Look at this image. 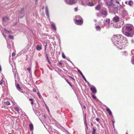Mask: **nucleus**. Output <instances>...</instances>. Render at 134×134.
Returning <instances> with one entry per match:
<instances>
[{"label": "nucleus", "instance_id": "f257e3e1", "mask_svg": "<svg viewBox=\"0 0 134 134\" xmlns=\"http://www.w3.org/2000/svg\"><path fill=\"white\" fill-rule=\"evenodd\" d=\"M111 40L117 48L121 49L127 44L128 41L120 35H114L111 37Z\"/></svg>", "mask_w": 134, "mask_h": 134}, {"label": "nucleus", "instance_id": "f03ea898", "mask_svg": "<svg viewBox=\"0 0 134 134\" xmlns=\"http://www.w3.org/2000/svg\"><path fill=\"white\" fill-rule=\"evenodd\" d=\"M123 34L127 37H132L134 33V28L131 25H127L122 28Z\"/></svg>", "mask_w": 134, "mask_h": 134}, {"label": "nucleus", "instance_id": "7ed1b4c3", "mask_svg": "<svg viewBox=\"0 0 134 134\" xmlns=\"http://www.w3.org/2000/svg\"><path fill=\"white\" fill-rule=\"evenodd\" d=\"M113 20L117 24L116 26H115L117 28H120L124 24L123 21L119 20V18L118 16H115L114 17Z\"/></svg>", "mask_w": 134, "mask_h": 134}, {"label": "nucleus", "instance_id": "20e7f679", "mask_svg": "<svg viewBox=\"0 0 134 134\" xmlns=\"http://www.w3.org/2000/svg\"><path fill=\"white\" fill-rule=\"evenodd\" d=\"M119 12L123 16H127L128 15L127 11L123 7H121L119 9Z\"/></svg>", "mask_w": 134, "mask_h": 134}, {"label": "nucleus", "instance_id": "39448f33", "mask_svg": "<svg viewBox=\"0 0 134 134\" xmlns=\"http://www.w3.org/2000/svg\"><path fill=\"white\" fill-rule=\"evenodd\" d=\"M77 0H64L65 3L69 5H72L76 3Z\"/></svg>", "mask_w": 134, "mask_h": 134}, {"label": "nucleus", "instance_id": "423d86ee", "mask_svg": "<svg viewBox=\"0 0 134 134\" xmlns=\"http://www.w3.org/2000/svg\"><path fill=\"white\" fill-rule=\"evenodd\" d=\"M111 1H109L108 0H104L105 3L106 5L108 6L110 5L113 6V0H111Z\"/></svg>", "mask_w": 134, "mask_h": 134}, {"label": "nucleus", "instance_id": "0eeeda50", "mask_svg": "<svg viewBox=\"0 0 134 134\" xmlns=\"http://www.w3.org/2000/svg\"><path fill=\"white\" fill-rule=\"evenodd\" d=\"M116 2L118 4L117 7L116 8L115 7L114 8L115 10L114 11V12L115 13H118V11L117 10L118 8H119V7L120 8H121V7H122L120 5V4L119 3V2L118 1H116Z\"/></svg>", "mask_w": 134, "mask_h": 134}, {"label": "nucleus", "instance_id": "6e6552de", "mask_svg": "<svg viewBox=\"0 0 134 134\" xmlns=\"http://www.w3.org/2000/svg\"><path fill=\"white\" fill-rule=\"evenodd\" d=\"M89 87H90L91 90L93 93H96L97 91L95 87L91 85L89 86Z\"/></svg>", "mask_w": 134, "mask_h": 134}, {"label": "nucleus", "instance_id": "1a4fd4ad", "mask_svg": "<svg viewBox=\"0 0 134 134\" xmlns=\"http://www.w3.org/2000/svg\"><path fill=\"white\" fill-rule=\"evenodd\" d=\"M101 13L102 15H104V17H106L107 15V11L105 9H101Z\"/></svg>", "mask_w": 134, "mask_h": 134}, {"label": "nucleus", "instance_id": "9d476101", "mask_svg": "<svg viewBox=\"0 0 134 134\" xmlns=\"http://www.w3.org/2000/svg\"><path fill=\"white\" fill-rule=\"evenodd\" d=\"M75 23L76 24L80 25L82 24L83 23V20H75Z\"/></svg>", "mask_w": 134, "mask_h": 134}, {"label": "nucleus", "instance_id": "9b49d317", "mask_svg": "<svg viewBox=\"0 0 134 134\" xmlns=\"http://www.w3.org/2000/svg\"><path fill=\"white\" fill-rule=\"evenodd\" d=\"M15 86L18 90L21 92H23L19 84H15Z\"/></svg>", "mask_w": 134, "mask_h": 134}, {"label": "nucleus", "instance_id": "f8f14e48", "mask_svg": "<svg viewBox=\"0 0 134 134\" xmlns=\"http://www.w3.org/2000/svg\"><path fill=\"white\" fill-rule=\"evenodd\" d=\"M87 1L86 0H80V2L83 5H87Z\"/></svg>", "mask_w": 134, "mask_h": 134}, {"label": "nucleus", "instance_id": "ddd939ff", "mask_svg": "<svg viewBox=\"0 0 134 134\" xmlns=\"http://www.w3.org/2000/svg\"><path fill=\"white\" fill-rule=\"evenodd\" d=\"M46 14L47 16L48 17V18H49V14L48 7L47 6H46Z\"/></svg>", "mask_w": 134, "mask_h": 134}, {"label": "nucleus", "instance_id": "4468645a", "mask_svg": "<svg viewBox=\"0 0 134 134\" xmlns=\"http://www.w3.org/2000/svg\"><path fill=\"white\" fill-rule=\"evenodd\" d=\"M9 20V18L7 17H4L2 18V21L4 22H7Z\"/></svg>", "mask_w": 134, "mask_h": 134}, {"label": "nucleus", "instance_id": "2eb2a0df", "mask_svg": "<svg viewBox=\"0 0 134 134\" xmlns=\"http://www.w3.org/2000/svg\"><path fill=\"white\" fill-rule=\"evenodd\" d=\"M106 110L108 112V113L111 116H113L112 115V113L111 111L110 110V109L108 108L107 107H106Z\"/></svg>", "mask_w": 134, "mask_h": 134}, {"label": "nucleus", "instance_id": "dca6fc26", "mask_svg": "<svg viewBox=\"0 0 134 134\" xmlns=\"http://www.w3.org/2000/svg\"><path fill=\"white\" fill-rule=\"evenodd\" d=\"M50 23L51 24V26H52V28L55 30L56 31V27L55 26V25L52 22H50Z\"/></svg>", "mask_w": 134, "mask_h": 134}, {"label": "nucleus", "instance_id": "f3484780", "mask_svg": "<svg viewBox=\"0 0 134 134\" xmlns=\"http://www.w3.org/2000/svg\"><path fill=\"white\" fill-rule=\"evenodd\" d=\"M29 128L31 131H33L34 130V126L32 124H30L29 125Z\"/></svg>", "mask_w": 134, "mask_h": 134}, {"label": "nucleus", "instance_id": "a211bd4d", "mask_svg": "<svg viewBox=\"0 0 134 134\" xmlns=\"http://www.w3.org/2000/svg\"><path fill=\"white\" fill-rule=\"evenodd\" d=\"M42 49V47L40 45H38L36 46V49L38 51H40Z\"/></svg>", "mask_w": 134, "mask_h": 134}, {"label": "nucleus", "instance_id": "6ab92c4d", "mask_svg": "<svg viewBox=\"0 0 134 134\" xmlns=\"http://www.w3.org/2000/svg\"><path fill=\"white\" fill-rule=\"evenodd\" d=\"M86 5H88L90 6H92L94 5L92 3H91L90 2H88L87 1V2Z\"/></svg>", "mask_w": 134, "mask_h": 134}, {"label": "nucleus", "instance_id": "aec40b11", "mask_svg": "<svg viewBox=\"0 0 134 134\" xmlns=\"http://www.w3.org/2000/svg\"><path fill=\"white\" fill-rule=\"evenodd\" d=\"M13 72L14 73V78H15L16 77V75L17 74L16 70L15 69H13Z\"/></svg>", "mask_w": 134, "mask_h": 134}, {"label": "nucleus", "instance_id": "412c9836", "mask_svg": "<svg viewBox=\"0 0 134 134\" xmlns=\"http://www.w3.org/2000/svg\"><path fill=\"white\" fill-rule=\"evenodd\" d=\"M76 19L75 20H82L81 16L80 15H77L76 16Z\"/></svg>", "mask_w": 134, "mask_h": 134}, {"label": "nucleus", "instance_id": "4be33fe9", "mask_svg": "<svg viewBox=\"0 0 134 134\" xmlns=\"http://www.w3.org/2000/svg\"><path fill=\"white\" fill-rule=\"evenodd\" d=\"M46 60H47V62H48V63H49V64H51V62L48 58V54H46Z\"/></svg>", "mask_w": 134, "mask_h": 134}, {"label": "nucleus", "instance_id": "5701e85b", "mask_svg": "<svg viewBox=\"0 0 134 134\" xmlns=\"http://www.w3.org/2000/svg\"><path fill=\"white\" fill-rule=\"evenodd\" d=\"M133 4V1L131 0H130L128 2V4L130 6H131Z\"/></svg>", "mask_w": 134, "mask_h": 134}, {"label": "nucleus", "instance_id": "b1692460", "mask_svg": "<svg viewBox=\"0 0 134 134\" xmlns=\"http://www.w3.org/2000/svg\"><path fill=\"white\" fill-rule=\"evenodd\" d=\"M43 43L44 45L45 46V51H46V48H47V43L45 42H43Z\"/></svg>", "mask_w": 134, "mask_h": 134}, {"label": "nucleus", "instance_id": "393cba45", "mask_svg": "<svg viewBox=\"0 0 134 134\" xmlns=\"http://www.w3.org/2000/svg\"><path fill=\"white\" fill-rule=\"evenodd\" d=\"M4 104L5 105H10V103L9 101H7L6 102H4Z\"/></svg>", "mask_w": 134, "mask_h": 134}, {"label": "nucleus", "instance_id": "a878e982", "mask_svg": "<svg viewBox=\"0 0 134 134\" xmlns=\"http://www.w3.org/2000/svg\"><path fill=\"white\" fill-rule=\"evenodd\" d=\"M96 29L98 31L100 30L101 29L100 26H97L96 27Z\"/></svg>", "mask_w": 134, "mask_h": 134}, {"label": "nucleus", "instance_id": "bb28decb", "mask_svg": "<svg viewBox=\"0 0 134 134\" xmlns=\"http://www.w3.org/2000/svg\"><path fill=\"white\" fill-rule=\"evenodd\" d=\"M100 8V5H97L96 8V10H99Z\"/></svg>", "mask_w": 134, "mask_h": 134}, {"label": "nucleus", "instance_id": "cd10ccee", "mask_svg": "<svg viewBox=\"0 0 134 134\" xmlns=\"http://www.w3.org/2000/svg\"><path fill=\"white\" fill-rule=\"evenodd\" d=\"M14 108L15 109V110H16L18 112H19V109L18 107H14Z\"/></svg>", "mask_w": 134, "mask_h": 134}, {"label": "nucleus", "instance_id": "c85d7f7f", "mask_svg": "<svg viewBox=\"0 0 134 134\" xmlns=\"http://www.w3.org/2000/svg\"><path fill=\"white\" fill-rule=\"evenodd\" d=\"M105 22L107 24H109L110 23V20L109 19H107L105 20Z\"/></svg>", "mask_w": 134, "mask_h": 134}, {"label": "nucleus", "instance_id": "c756f323", "mask_svg": "<svg viewBox=\"0 0 134 134\" xmlns=\"http://www.w3.org/2000/svg\"><path fill=\"white\" fill-rule=\"evenodd\" d=\"M131 62L133 64H134V56L132 57Z\"/></svg>", "mask_w": 134, "mask_h": 134}, {"label": "nucleus", "instance_id": "7c9ffc66", "mask_svg": "<svg viewBox=\"0 0 134 134\" xmlns=\"http://www.w3.org/2000/svg\"><path fill=\"white\" fill-rule=\"evenodd\" d=\"M127 54V52L124 51L122 52V54L126 56Z\"/></svg>", "mask_w": 134, "mask_h": 134}, {"label": "nucleus", "instance_id": "2f4dec72", "mask_svg": "<svg viewBox=\"0 0 134 134\" xmlns=\"http://www.w3.org/2000/svg\"><path fill=\"white\" fill-rule=\"evenodd\" d=\"M77 69L78 71L80 73V75H81V76L83 75V74L80 71V70H79L78 68H77Z\"/></svg>", "mask_w": 134, "mask_h": 134}, {"label": "nucleus", "instance_id": "473e14b6", "mask_svg": "<svg viewBox=\"0 0 134 134\" xmlns=\"http://www.w3.org/2000/svg\"><path fill=\"white\" fill-rule=\"evenodd\" d=\"M29 100L31 101V104L32 105L33 104H34V103L33 102L34 100L30 98L29 99Z\"/></svg>", "mask_w": 134, "mask_h": 134}, {"label": "nucleus", "instance_id": "72a5a7b5", "mask_svg": "<svg viewBox=\"0 0 134 134\" xmlns=\"http://www.w3.org/2000/svg\"><path fill=\"white\" fill-rule=\"evenodd\" d=\"M96 129L94 128H93V131L92 132V134H95L96 133Z\"/></svg>", "mask_w": 134, "mask_h": 134}, {"label": "nucleus", "instance_id": "f704fd0d", "mask_svg": "<svg viewBox=\"0 0 134 134\" xmlns=\"http://www.w3.org/2000/svg\"><path fill=\"white\" fill-rule=\"evenodd\" d=\"M97 16L98 17H100L101 16V14L100 13H96Z\"/></svg>", "mask_w": 134, "mask_h": 134}, {"label": "nucleus", "instance_id": "c9c22d12", "mask_svg": "<svg viewBox=\"0 0 134 134\" xmlns=\"http://www.w3.org/2000/svg\"><path fill=\"white\" fill-rule=\"evenodd\" d=\"M82 76V78L86 82H87V81L85 77L83 75Z\"/></svg>", "mask_w": 134, "mask_h": 134}, {"label": "nucleus", "instance_id": "e433bc0d", "mask_svg": "<svg viewBox=\"0 0 134 134\" xmlns=\"http://www.w3.org/2000/svg\"><path fill=\"white\" fill-rule=\"evenodd\" d=\"M62 57L64 59L66 58L63 52L62 53Z\"/></svg>", "mask_w": 134, "mask_h": 134}, {"label": "nucleus", "instance_id": "4c0bfd02", "mask_svg": "<svg viewBox=\"0 0 134 134\" xmlns=\"http://www.w3.org/2000/svg\"><path fill=\"white\" fill-rule=\"evenodd\" d=\"M92 97L95 100H96L97 99V98L96 96L93 95L92 96Z\"/></svg>", "mask_w": 134, "mask_h": 134}, {"label": "nucleus", "instance_id": "58836bf2", "mask_svg": "<svg viewBox=\"0 0 134 134\" xmlns=\"http://www.w3.org/2000/svg\"><path fill=\"white\" fill-rule=\"evenodd\" d=\"M37 95H38V97H39L41 99V98L42 97H41V95H40V93H39V92H38L37 93Z\"/></svg>", "mask_w": 134, "mask_h": 134}, {"label": "nucleus", "instance_id": "ea45409f", "mask_svg": "<svg viewBox=\"0 0 134 134\" xmlns=\"http://www.w3.org/2000/svg\"><path fill=\"white\" fill-rule=\"evenodd\" d=\"M9 37L10 39H13V36H12L9 35Z\"/></svg>", "mask_w": 134, "mask_h": 134}, {"label": "nucleus", "instance_id": "a19ab883", "mask_svg": "<svg viewBox=\"0 0 134 134\" xmlns=\"http://www.w3.org/2000/svg\"><path fill=\"white\" fill-rule=\"evenodd\" d=\"M27 70L29 72H31V69L30 68H28L27 69Z\"/></svg>", "mask_w": 134, "mask_h": 134}, {"label": "nucleus", "instance_id": "79ce46f5", "mask_svg": "<svg viewBox=\"0 0 134 134\" xmlns=\"http://www.w3.org/2000/svg\"><path fill=\"white\" fill-rule=\"evenodd\" d=\"M7 47L9 48H10L11 47L10 44H8Z\"/></svg>", "mask_w": 134, "mask_h": 134}, {"label": "nucleus", "instance_id": "37998d69", "mask_svg": "<svg viewBox=\"0 0 134 134\" xmlns=\"http://www.w3.org/2000/svg\"><path fill=\"white\" fill-rule=\"evenodd\" d=\"M65 80L66 81H67V82L69 84V85L71 86V83L69 82L68 80L67 79H65Z\"/></svg>", "mask_w": 134, "mask_h": 134}, {"label": "nucleus", "instance_id": "c03bdc74", "mask_svg": "<svg viewBox=\"0 0 134 134\" xmlns=\"http://www.w3.org/2000/svg\"><path fill=\"white\" fill-rule=\"evenodd\" d=\"M96 120L98 122H99V119L98 118H97L96 119Z\"/></svg>", "mask_w": 134, "mask_h": 134}, {"label": "nucleus", "instance_id": "a18cd8bd", "mask_svg": "<svg viewBox=\"0 0 134 134\" xmlns=\"http://www.w3.org/2000/svg\"><path fill=\"white\" fill-rule=\"evenodd\" d=\"M15 55V53L14 52H13L12 53V57H14Z\"/></svg>", "mask_w": 134, "mask_h": 134}, {"label": "nucleus", "instance_id": "49530a36", "mask_svg": "<svg viewBox=\"0 0 134 134\" xmlns=\"http://www.w3.org/2000/svg\"><path fill=\"white\" fill-rule=\"evenodd\" d=\"M74 10L75 12H77L78 10V8L77 7L75 8Z\"/></svg>", "mask_w": 134, "mask_h": 134}, {"label": "nucleus", "instance_id": "de8ad7c7", "mask_svg": "<svg viewBox=\"0 0 134 134\" xmlns=\"http://www.w3.org/2000/svg\"><path fill=\"white\" fill-rule=\"evenodd\" d=\"M112 122L113 124V126H114V124L115 123V121H114V120H112Z\"/></svg>", "mask_w": 134, "mask_h": 134}, {"label": "nucleus", "instance_id": "09e8293b", "mask_svg": "<svg viewBox=\"0 0 134 134\" xmlns=\"http://www.w3.org/2000/svg\"><path fill=\"white\" fill-rule=\"evenodd\" d=\"M2 83V79L0 81V85H1Z\"/></svg>", "mask_w": 134, "mask_h": 134}, {"label": "nucleus", "instance_id": "8fccbe9b", "mask_svg": "<svg viewBox=\"0 0 134 134\" xmlns=\"http://www.w3.org/2000/svg\"><path fill=\"white\" fill-rule=\"evenodd\" d=\"M45 104L46 105L47 109L48 111L49 112V108H48V106H47V105L46 104Z\"/></svg>", "mask_w": 134, "mask_h": 134}, {"label": "nucleus", "instance_id": "3c124183", "mask_svg": "<svg viewBox=\"0 0 134 134\" xmlns=\"http://www.w3.org/2000/svg\"><path fill=\"white\" fill-rule=\"evenodd\" d=\"M33 91L34 92H36V90L35 89V88H34L33 89Z\"/></svg>", "mask_w": 134, "mask_h": 134}, {"label": "nucleus", "instance_id": "603ef678", "mask_svg": "<svg viewBox=\"0 0 134 134\" xmlns=\"http://www.w3.org/2000/svg\"><path fill=\"white\" fill-rule=\"evenodd\" d=\"M86 114L85 115V123H86Z\"/></svg>", "mask_w": 134, "mask_h": 134}, {"label": "nucleus", "instance_id": "864d4df0", "mask_svg": "<svg viewBox=\"0 0 134 134\" xmlns=\"http://www.w3.org/2000/svg\"><path fill=\"white\" fill-rule=\"evenodd\" d=\"M84 121L85 124H86V123H85V118H84Z\"/></svg>", "mask_w": 134, "mask_h": 134}, {"label": "nucleus", "instance_id": "5fc2aeb1", "mask_svg": "<svg viewBox=\"0 0 134 134\" xmlns=\"http://www.w3.org/2000/svg\"><path fill=\"white\" fill-rule=\"evenodd\" d=\"M86 82L87 83L88 85V86H90V83H89L88 81H87V82Z\"/></svg>", "mask_w": 134, "mask_h": 134}, {"label": "nucleus", "instance_id": "6e6d98bb", "mask_svg": "<svg viewBox=\"0 0 134 134\" xmlns=\"http://www.w3.org/2000/svg\"><path fill=\"white\" fill-rule=\"evenodd\" d=\"M125 3L126 4H127L128 3V2L127 1H126L125 2Z\"/></svg>", "mask_w": 134, "mask_h": 134}, {"label": "nucleus", "instance_id": "4d7b16f0", "mask_svg": "<svg viewBox=\"0 0 134 134\" xmlns=\"http://www.w3.org/2000/svg\"><path fill=\"white\" fill-rule=\"evenodd\" d=\"M83 108L84 109H85L86 108V106H83Z\"/></svg>", "mask_w": 134, "mask_h": 134}, {"label": "nucleus", "instance_id": "13d9d810", "mask_svg": "<svg viewBox=\"0 0 134 134\" xmlns=\"http://www.w3.org/2000/svg\"><path fill=\"white\" fill-rule=\"evenodd\" d=\"M85 124L86 125V127L87 128H88L87 126V124L86 123V124Z\"/></svg>", "mask_w": 134, "mask_h": 134}, {"label": "nucleus", "instance_id": "bf43d9fd", "mask_svg": "<svg viewBox=\"0 0 134 134\" xmlns=\"http://www.w3.org/2000/svg\"><path fill=\"white\" fill-rule=\"evenodd\" d=\"M59 64L60 65H62V63H59Z\"/></svg>", "mask_w": 134, "mask_h": 134}, {"label": "nucleus", "instance_id": "052dcab7", "mask_svg": "<svg viewBox=\"0 0 134 134\" xmlns=\"http://www.w3.org/2000/svg\"><path fill=\"white\" fill-rule=\"evenodd\" d=\"M1 66H0V71H1Z\"/></svg>", "mask_w": 134, "mask_h": 134}, {"label": "nucleus", "instance_id": "680f3d73", "mask_svg": "<svg viewBox=\"0 0 134 134\" xmlns=\"http://www.w3.org/2000/svg\"><path fill=\"white\" fill-rule=\"evenodd\" d=\"M93 124L92 123H91V125L92 126L93 125Z\"/></svg>", "mask_w": 134, "mask_h": 134}, {"label": "nucleus", "instance_id": "e2e57ef3", "mask_svg": "<svg viewBox=\"0 0 134 134\" xmlns=\"http://www.w3.org/2000/svg\"><path fill=\"white\" fill-rule=\"evenodd\" d=\"M8 32H9V33L10 32V31H8Z\"/></svg>", "mask_w": 134, "mask_h": 134}, {"label": "nucleus", "instance_id": "0e129e2a", "mask_svg": "<svg viewBox=\"0 0 134 134\" xmlns=\"http://www.w3.org/2000/svg\"><path fill=\"white\" fill-rule=\"evenodd\" d=\"M3 35H4V37H5V36L4 35V34H3Z\"/></svg>", "mask_w": 134, "mask_h": 134}, {"label": "nucleus", "instance_id": "69168bd1", "mask_svg": "<svg viewBox=\"0 0 134 134\" xmlns=\"http://www.w3.org/2000/svg\"><path fill=\"white\" fill-rule=\"evenodd\" d=\"M94 21L96 22V21L97 20H94Z\"/></svg>", "mask_w": 134, "mask_h": 134}, {"label": "nucleus", "instance_id": "338daca9", "mask_svg": "<svg viewBox=\"0 0 134 134\" xmlns=\"http://www.w3.org/2000/svg\"><path fill=\"white\" fill-rule=\"evenodd\" d=\"M44 9V7H43V8H42V9Z\"/></svg>", "mask_w": 134, "mask_h": 134}, {"label": "nucleus", "instance_id": "774afa93", "mask_svg": "<svg viewBox=\"0 0 134 134\" xmlns=\"http://www.w3.org/2000/svg\"><path fill=\"white\" fill-rule=\"evenodd\" d=\"M60 69H59V71H60Z\"/></svg>", "mask_w": 134, "mask_h": 134}]
</instances>
